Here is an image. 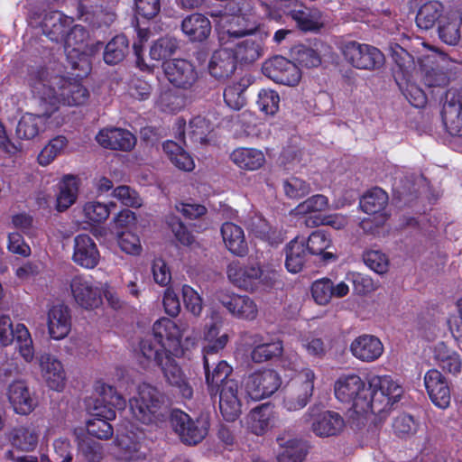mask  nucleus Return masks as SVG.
Wrapping results in <instances>:
<instances>
[{
    "instance_id": "1",
    "label": "nucleus",
    "mask_w": 462,
    "mask_h": 462,
    "mask_svg": "<svg viewBox=\"0 0 462 462\" xmlns=\"http://www.w3.org/2000/svg\"><path fill=\"white\" fill-rule=\"evenodd\" d=\"M336 398L351 404L357 414L373 413L383 418L399 402L402 388L389 375L373 376L368 385L356 374L340 376L335 383Z\"/></svg>"
},
{
    "instance_id": "2",
    "label": "nucleus",
    "mask_w": 462,
    "mask_h": 462,
    "mask_svg": "<svg viewBox=\"0 0 462 462\" xmlns=\"http://www.w3.org/2000/svg\"><path fill=\"white\" fill-rule=\"evenodd\" d=\"M29 85L33 96L42 102L46 116L56 112L60 104L79 106L88 97V89L79 80L67 79L62 66L57 63L32 70Z\"/></svg>"
},
{
    "instance_id": "3",
    "label": "nucleus",
    "mask_w": 462,
    "mask_h": 462,
    "mask_svg": "<svg viewBox=\"0 0 462 462\" xmlns=\"http://www.w3.org/2000/svg\"><path fill=\"white\" fill-rule=\"evenodd\" d=\"M129 406L133 417L146 425H158L169 416L164 394L148 383L138 386L137 394L129 400Z\"/></svg>"
},
{
    "instance_id": "4",
    "label": "nucleus",
    "mask_w": 462,
    "mask_h": 462,
    "mask_svg": "<svg viewBox=\"0 0 462 462\" xmlns=\"http://www.w3.org/2000/svg\"><path fill=\"white\" fill-rule=\"evenodd\" d=\"M271 18L278 19L280 14L273 13V8L282 10L294 20L298 27L305 32L318 31L324 24L322 13L317 8L304 5L298 0H273L263 4Z\"/></svg>"
},
{
    "instance_id": "5",
    "label": "nucleus",
    "mask_w": 462,
    "mask_h": 462,
    "mask_svg": "<svg viewBox=\"0 0 462 462\" xmlns=\"http://www.w3.org/2000/svg\"><path fill=\"white\" fill-rule=\"evenodd\" d=\"M89 34L82 25H71L65 34L64 50L67 60L73 69H78L77 78H83L90 70L87 47Z\"/></svg>"
},
{
    "instance_id": "6",
    "label": "nucleus",
    "mask_w": 462,
    "mask_h": 462,
    "mask_svg": "<svg viewBox=\"0 0 462 462\" xmlns=\"http://www.w3.org/2000/svg\"><path fill=\"white\" fill-rule=\"evenodd\" d=\"M258 27V22L245 14H224L217 28L218 42L221 46L228 45L241 37L254 33Z\"/></svg>"
},
{
    "instance_id": "7",
    "label": "nucleus",
    "mask_w": 462,
    "mask_h": 462,
    "mask_svg": "<svg viewBox=\"0 0 462 462\" xmlns=\"http://www.w3.org/2000/svg\"><path fill=\"white\" fill-rule=\"evenodd\" d=\"M315 373L310 368L299 372L284 398L282 406L288 411H297L303 409L310 402L313 391Z\"/></svg>"
},
{
    "instance_id": "8",
    "label": "nucleus",
    "mask_w": 462,
    "mask_h": 462,
    "mask_svg": "<svg viewBox=\"0 0 462 462\" xmlns=\"http://www.w3.org/2000/svg\"><path fill=\"white\" fill-rule=\"evenodd\" d=\"M345 60L358 69L374 70L384 64V55L377 48L357 42H348L342 47Z\"/></svg>"
},
{
    "instance_id": "9",
    "label": "nucleus",
    "mask_w": 462,
    "mask_h": 462,
    "mask_svg": "<svg viewBox=\"0 0 462 462\" xmlns=\"http://www.w3.org/2000/svg\"><path fill=\"white\" fill-rule=\"evenodd\" d=\"M14 345L26 363L34 358V346L28 328L22 323H13L9 317L2 315V346Z\"/></svg>"
},
{
    "instance_id": "10",
    "label": "nucleus",
    "mask_w": 462,
    "mask_h": 462,
    "mask_svg": "<svg viewBox=\"0 0 462 462\" xmlns=\"http://www.w3.org/2000/svg\"><path fill=\"white\" fill-rule=\"evenodd\" d=\"M208 393L211 398L218 397L219 411L226 420L235 421L242 413L243 392L238 381H226L217 391H209Z\"/></svg>"
},
{
    "instance_id": "11",
    "label": "nucleus",
    "mask_w": 462,
    "mask_h": 462,
    "mask_svg": "<svg viewBox=\"0 0 462 462\" xmlns=\"http://www.w3.org/2000/svg\"><path fill=\"white\" fill-rule=\"evenodd\" d=\"M171 423L180 440L188 445L199 443L208 434V422L206 419L192 420L189 414L175 411L171 415Z\"/></svg>"
},
{
    "instance_id": "12",
    "label": "nucleus",
    "mask_w": 462,
    "mask_h": 462,
    "mask_svg": "<svg viewBox=\"0 0 462 462\" xmlns=\"http://www.w3.org/2000/svg\"><path fill=\"white\" fill-rule=\"evenodd\" d=\"M162 69L167 80L177 88L192 89L199 79V72L196 66L185 59L165 61Z\"/></svg>"
},
{
    "instance_id": "13",
    "label": "nucleus",
    "mask_w": 462,
    "mask_h": 462,
    "mask_svg": "<svg viewBox=\"0 0 462 462\" xmlns=\"http://www.w3.org/2000/svg\"><path fill=\"white\" fill-rule=\"evenodd\" d=\"M279 374L272 369L257 371L245 379V388L248 396L255 401L273 394L281 385Z\"/></svg>"
},
{
    "instance_id": "14",
    "label": "nucleus",
    "mask_w": 462,
    "mask_h": 462,
    "mask_svg": "<svg viewBox=\"0 0 462 462\" xmlns=\"http://www.w3.org/2000/svg\"><path fill=\"white\" fill-rule=\"evenodd\" d=\"M6 397L13 411L19 415H29L39 404L38 397L23 380L13 381L6 389Z\"/></svg>"
},
{
    "instance_id": "15",
    "label": "nucleus",
    "mask_w": 462,
    "mask_h": 462,
    "mask_svg": "<svg viewBox=\"0 0 462 462\" xmlns=\"http://www.w3.org/2000/svg\"><path fill=\"white\" fill-rule=\"evenodd\" d=\"M263 74L276 83L294 86L299 83L301 73L297 65L282 56H275L263 65Z\"/></svg>"
},
{
    "instance_id": "16",
    "label": "nucleus",
    "mask_w": 462,
    "mask_h": 462,
    "mask_svg": "<svg viewBox=\"0 0 462 462\" xmlns=\"http://www.w3.org/2000/svg\"><path fill=\"white\" fill-rule=\"evenodd\" d=\"M44 423L43 418H35L26 425L14 428L7 434V439L14 448L26 452L32 451L38 445Z\"/></svg>"
},
{
    "instance_id": "17",
    "label": "nucleus",
    "mask_w": 462,
    "mask_h": 462,
    "mask_svg": "<svg viewBox=\"0 0 462 462\" xmlns=\"http://www.w3.org/2000/svg\"><path fill=\"white\" fill-rule=\"evenodd\" d=\"M308 417H312L311 430L320 438H328L338 435L345 427L343 417L333 411H323L317 414L314 409H310L304 418L308 420Z\"/></svg>"
},
{
    "instance_id": "18",
    "label": "nucleus",
    "mask_w": 462,
    "mask_h": 462,
    "mask_svg": "<svg viewBox=\"0 0 462 462\" xmlns=\"http://www.w3.org/2000/svg\"><path fill=\"white\" fill-rule=\"evenodd\" d=\"M423 62L425 85L433 88L446 87L448 84V59L445 54L433 51L425 58Z\"/></svg>"
},
{
    "instance_id": "19",
    "label": "nucleus",
    "mask_w": 462,
    "mask_h": 462,
    "mask_svg": "<svg viewBox=\"0 0 462 462\" xmlns=\"http://www.w3.org/2000/svg\"><path fill=\"white\" fill-rule=\"evenodd\" d=\"M38 363L41 375L46 385L53 391H63L67 374L62 363L51 354L41 355Z\"/></svg>"
},
{
    "instance_id": "20",
    "label": "nucleus",
    "mask_w": 462,
    "mask_h": 462,
    "mask_svg": "<svg viewBox=\"0 0 462 462\" xmlns=\"http://www.w3.org/2000/svg\"><path fill=\"white\" fill-rule=\"evenodd\" d=\"M46 325L51 339L61 340L65 338L71 328V316L68 306L63 303H55L47 310Z\"/></svg>"
},
{
    "instance_id": "21",
    "label": "nucleus",
    "mask_w": 462,
    "mask_h": 462,
    "mask_svg": "<svg viewBox=\"0 0 462 462\" xmlns=\"http://www.w3.org/2000/svg\"><path fill=\"white\" fill-rule=\"evenodd\" d=\"M217 299L235 318L254 320L258 315L256 303L247 295L220 292Z\"/></svg>"
},
{
    "instance_id": "22",
    "label": "nucleus",
    "mask_w": 462,
    "mask_h": 462,
    "mask_svg": "<svg viewBox=\"0 0 462 462\" xmlns=\"http://www.w3.org/2000/svg\"><path fill=\"white\" fill-rule=\"evenodd\" d=\"M70 291L75 301L84 309L96 308L101 301L100 291L88 276H74L70 281Z\"/></svg>"
},
{
    "instance_id": "23",
    "label": "nucleus",
    "mask_w": 462,
    "mask_h": 462,
    "mask_svg": "<svg viewBox=\"0 0 462 462\" xmlns=\"http://www.w3.org/2000/svg\"><path fill=\"white\" fill-rule=\"evenodd\" d=\"M73 262L86 269H93L100 260L97 246L91 236L87 234H79L74 238Z\"/></svg>"
},
{
    "instance_id": "24",
    "label": "nucleus",
    "mask_w": 462,
    "mask_h": 462,
    "mask_svg": "<svg viewBox=\"0 0 462 462\" xmlns=\"http://www.w3.org/2000/svg\"><path fill=\"white\" fill-rule=\"evenodd\" d=\"M424 384L431 402L440 409L450 404V389L444 375L437 369L429 370L424 375Z\"/></svg>"
},
{
    "instance_id": "25",
    "label": "nucleus",
    "mask_w": 462,
    "mask_h": 462,
    "mask_svg": "<svg viewBox=\"0 0 462 462\" xmlns=\"http://www.w3.org/2000/svg\"><path fill=\"white\" fill-rule=\"evenodd\" d=\"M188 328L186 321L175 322L168 318H162L153 324L152 337L160 342H165L170 349L175 348L179 346L180 338Z\"/></svg>"
},
{
    "instance_id": "26",
    "label": "nucleus",
    "mask_w": 462,
    "mask_h": 462,
    "mask_svg": "<svg viewBox=\"0 0 462 462\" xmlns=\"http://www.w3.org/2000/svg\"><path fill=\"white\" fill-rule=\"evenodd\" d=\"M236 69V60L233 49L222 46L216 50L208 61V70L211 77L217 80L229 79Z\"/></svg>"
},
{
    "instance_id": "27",
    "label": "nucleus",
    "mask_w": 462,
    "mask_h": 462,
    "mask_svg": "<svg viewBox=\"0 0 462 462\" xmlns=\"http://www.w3.org/2000/svg\"><path fill=\"white\" fill-rule=\"evenodd\" d=\"M97 142L104 148L129 152L136 144L135 136L122 128H105L96 136Z\"/></svg>"
},
{
    "instance_id": "28",
    "label": "nucleus",
    "mask_w": 462,
    "mask_h": 462,
    "mask_svg": "<svg viewBox=\"0 0 462 462\" xmlns=\"http://www.w3.org/2000/svg\"><path fill=\"white\" fill-rule=\"evenodd\" d=\"M157 365L161 367L166 382L170 385L177 388L183 398L190 399L192 397L193 390L180 367L171 356V354H168V356L163 358L162 364Z\"/></svg>"
},
{
    "instance_id": "29",
    "label": "nucleus",
    "mask_w": 462,
    "mask_h": 462,
    "mask_svg": "<svg viewBox=\"0 0 462 462\" xmlns=\"http://www.w3.org/2000/svg\"><path fill=\"white\" fill-rule=\"evenodd\" d=\"M72 17L60 11H51L44 14L41 26L43 33L52 42H61L69 28L73 24Z\"/></svg>"
},
{
    "instance_id": "30",
    "label": "nucleus",
    "mask_w": 462,
    "mask_h": 462,
    "mask_svg": "<svg viewBox=\"0 0 462 462\" xmlns=\"http://www.w3.org/2000/svg\"><path fill=\"white\" fill-rule=\"evenodd\" d=\"M277 443L281 448L278 455L279 462H302L308 453L305 442L292 437L288 432L278 435Z\"/></svg>"
},
{
    "instance_id": "31",
    "label": "nucleus",
    "mask_w": 462,
    "mask_h": 462,
    "mask_svg": "<svg viewBox=\"0 0 462 462\" xmlns=\"http://www.w3.org/2000/svg\"><path fill=\"white\" fill-rule=\"evenodd\" d=\"M350 350L357 359L364 362H373L382 356L383 345L374 336L362 335L353 340Z\"/></svg>"
},
{
    "instance_id": "32",
    "label": "nucleus",
    "mask_w": 462,
    "mask_h": 462,
    "mask_svg": "<svg viewBox=\"0 0 462 462\" xmlns=\"http://www.w3.org/2000/svg\"><path fill=\"white\" fill-rule=\"evenodd\" d=\"M142 432H126L117 436L116 444L117 447L116 457L123 461L138 460L144 457L141 451Z\"/></svg>"
},
{
    "instance_id": "33",
    "label": "nucleus",
    "mask_w": 462,
    "mask_h": 462,
    "mask_svg": "<svg viewBox=\"0 0 462 462\" xmlns=\"http://www.w3.org/2000/svg\"><path fill=\"white\" fill-rule=\"evenodd\" d=\"M80 181L77 176L65 175L58 184L56 209L60 212L69 208L78 199Z\"/></svg>"
},
{
    "instance_id": "34",
    "label": "nucleus",
    "mask_w": 462,
    "mask_h": 462,
    "mask_svg": "<svg viewBox=\"0 0 462 462\" xmlns=\"http://www.w3.org/2000/svg\"><path fill=\"white\" fill-rule=\"evenodd\" d=\"M221 235L226 247L235 255L243 257L248 253L244 230L232 222L222 225Z\"/></svg>"
},
{
    "instance_id": "35",
    "label": "nucleus",
    "mask_w": 462,
    "mask_h": 462,
    "mask_svg": "<svg viewBox=\"0 0 462 462\" xmlns=\"http://www.w3.org/2000/svg\"><path fill=\"white\" fill-rule=\"evenodd\" d=\"M181 29L190 41L203 42L211 33V23L205 15L195 13L183 19Z\"/></svg>"
},
{
    "instance_id": "36",
    "label": "nucleus",
    "mask_w": 462,
    "mask_h": 462,
    "mask_svg": "<svg viewBox=\"0 0 462 462\" xmlns=\"http://www.w3.org/2000/svg\"><path fill=\"white\" fill-rule=\"evenodd\" d=\"M309 254L304 238L297 236L292 239L285 247V266L287 270L292 273L300 272Z\"/></svg>"
},
{
    "instance_id": "37",
    "label": "nucleus",
    "mask_w": 462,
    "mask_h": 462,
    "mask_svg": "<svg viewBox=\"0 0 462 462\" xmlns=\"http://www.w3.org/2000/svg\"><path fill=\"white\" fill-rule=\"evenodd\" d=\"M261 273L258 266H243L233 262L227 266V277L236 286L243 289L252 288L257 282V275Z\"/></svg>"
},
{
    "instance_id": "38",
    "label": "nucleus",
    "mask_w": 462,
    "mask_h": 462,
    "mask_svg": "<svg viewBox=\"0 0 462 462\" xmlns=\"http://www.w3.org/2000/svg\"><path fill=\"white\" fill-rule=\"evenodd\" d=\"M205 379L208 385V391H217L226 381L235 380L230 375L233 373V367L225 360L217 359L214 365H208L204 367Z\"/></svg>"
},
{
    "instance_id": "39",
    "label": "nucleus",
    "mask_w": 462,
    "mask_h": 462,
    "mask_svg": "<svg viewBox=\"0 0 462 462\" xmlns=\"http://www.w3.org/2000/svg\"><path fill=\"white\" fill-rule=\"evenodd\" d=\"M251 430L256 435H263L274 425V413L268 404H262L253 409L247 417Z\"/></svg>"
},
{
    "instance_id": "40",
    "label": "nucleus",
    "mask_w": 462,
    "mask_h": 462,
    "mask_svg": "<svg viewBox=\"0 0 462 462\" xmlns=\"http://www.w3.org/2000/svg\"><path fill=\"white\" fill-rule=\"evenodd\" d=\"M230 159L239 168L247 171H256L265 162L263 153L254 148H237L230 154Z\"/></svg>"
},
{
    "instance_id": "41",
    "label": "nucleus",
    "mask_w": 462,
    "mask_h": 462,
    "mask_svg": "<svg viewBox=\"0 0 462 462\" xmlns=\"http://www.w3.org/2000/svg\"><path fill=\"white\" fill-rule=\"evenodd\" d=\"M439 36L442 42L448 45H457L462 36L461 21L455 13H448L442 16L439 24Z\"/></svg>"
},
{
    "instance_id": "42",
    "label": "nucleus",
    "mask_w": 462,
    "mask_h": 462,
    "mask_svg": "<svg viewBox=\"0 0 462 462\" xmlns=\"http://www.w3.org/2000/svg\"><path fill=\"white\" fill-rule=\"evenodd\" d=\"M52 117H21L17 124L16 134L20 138L33 139L40 134L52 128L50 121Z\"/></svg>"
},
{
    "instance_id": "43",
    "label": "nucleus",
    "mask_w": 462,
    "mask_h": 462,
    "mask_svg": "<svg viewBox=\"0 0 462 462\" xmlns=\"http://www.w3.org/2000/svg\"><path fill=\"white\" fill-rule=\"evenodd\" d=\"M434 358L444 371L453 374H457L461 372V357L457 353L448 348L444 343H439L435 346Z\"/></svg>"
},
{
    "instance_id": "44",
    "label": "nucleus",
    "mask_w": 462,
    "mask_h": 462,
    "mask_svg": "<svg viewBox=\"0 0 462 462\" xmlns=\"http://www.w3.org/2000/svg\"><path fill=\"white\" fill-rule=\"evenodd\" d=\"M162 147L169 160L178 169L191 171L195 168L192 157L177 143L168 140Z\"/></svg>"
},
{
    "instance_id": "45",
    "label": "nucleus",
    "mask_w": 462,
    "mask_h": 462,
    "mask_svg": "<svg viewBox=\"0 0 462 462\" xmlns=\"http://www.w3.org/2000/svg\"><path fill=\"white\" fill-rule=\"evenodd\" d=\"M331 245V239L322 230H317L312 232L307 242L305 241V246L310 254L320 255L324 261H329L335 259V255L327 252Z\"/></svg>"
},
{
    "instance_id": "46",
    "label": "nucleus",
    "mask_w": 462,
    "mask_h": 462,
    "mask_svg": "<svg viewBox=\"0 0 462 462\" xmlns=\"http://www.w3.org/2000/svg\"><path fill=\"white\" fill-rule=\"evenodd\" d=\"M387 203V193L381 188H374L362 196L359 206L366 214H376L383 210Z\"/></svg>"
},
{
    "instance_id": "47",
    "label": "nucleus",
    "mask_w": 462,
    "mask_h": 462,
    "mask_svg": "<svg viewBox=\"0 0 462 462\" xmlns=\"http://www.w3.org/2000/svg\"><path fill=\"white\" fill-rule=\"evenodd\" d=\"M443 13V5L439 1H430L424 4L416 16L417 25L423 29L432 28L438 20H440Z\"/></svg>"
},
{
    "instance_id": "48",
    "label": "nucleus",
    "mask_w": 462,
    "mask_h": 462,
    "mask_svg": "<svg viewBox=\"0 0 462 462\" xmlns=\"http://www.w3.org/2000/svg\"><path fill=\"white\" fill-rule=\"evenodd\" d=\"M140 349L144 358L153 360L156 365L162 364L163 358L171 352L165 342H160L151 337H147L141 341Z\"/></svg>"
},
{
    "instance_id": "49",
    "label": "nucleus",
    "mask_w": 462,
    "mask_h": 462,
    "mask_svg": "<svg viewBox=\"0 0 462 462\" xmlns=\"http://www.w3.org/2000/svg\"><path fill=\"white\" fill-rule=\"evenodd\" d=\"M129 42L125 35L114 37L106 46L104 60L107 64H116L124 60L128 52Z\"/></svg>"
},
{
    "instance_id": "50",
    "label": "nucleus",
    "mask_w": 462,
    "mask_h": 462,
    "mask_svg": "<svg viewBox=\"0 0 462 462\" xmlns=\"http://www.w3.org/2000/svg\"><path fill=\"white\" fill-rule=\"evenodd\" d=\"M114 207H116L114 202L106 204L97 200H91L83 205V214L88 221L101 223L108 218L111 208Z\"/></svg>"
},
{
    "instance_id": "51",
    "label": "nucleus",
    "mask_w": 462,
    "mask_h": 462,
    "mask_svg": "<svg viewBox=\"0 0 462 462\" xmlns=\"http://www.w3.org/2000/svg\"><path fill=\"white\" fill-rule=\"evenodd\" d=\"M261 51V46L258 42L253 40H245L236 44L233 52L236 61L251 63L260 58Z\"/></svg>"
},
{
    "instance_id": "52",
    "label": "nucleus",
    "mask_w": 462,
    "mask_h": 462,
    "mask_svg": "<svg viewBox=\"0 0 462 462\" xmlns=\"http://www.w3.org/2000/svg\"><path fill=\"white\" fill-rule=\"evenodd\" d=\"M68 145V140L62 135H59L51 139L46 144L38 155V162L42 166L49 165L53 160L60 155Z\"/></svg>"
},
{
    "instance_id": "53",
    "label": "nucleus",
    "mask_w": 462,
    "mask_h": 462,
    "mask_svg": "<svg viewBox=\"0 0 462 462\" xmlns=\"http://www.w3.org/2000/svg\"><path fill=\"white\" fill-rule=\"evenodd\" d=\"M282 350V343L280 340L261 344L253 349L251 353V359L254 363H263L273 357L280 356Z\"/></svg>"
},
{
    "instance_id": "54",
    "label": "nucleus",
    "mask_w": 462,
    "mask_h": 462,
    "mask_svg": "<svg viewBox=\"0 0 462 462\" xmlns=\"http://www.w3.org/2000/svg\"><path fill=\"white\" fill-rule=\"evenodd\" d=\"M178 48L174 38L163 37L156 41L150 49V57L153 60H162L171 56Z\"/></svg>"
},
{
    "instance_id": "55",
    "label": "nucleus",
    "mask_w": 462,
    "mask_h": 462,
    "mask_svg": "<svg viewBox=\"0 0 462 462\" xmlns=\"http://www.w3.org/2000/svg\"><path fill=\"white\" fill-rule=\"evenodd\" d=\"M293 57L301 66L307 68L318 67L321 63V56L318 49H313L306 45H300L294 48Z\"/></svg>"
},
{
    "instance_id": "56",
    "label": "nucleus",
    "mask_w": 462,
    "mask_h": 462,
    "mask_svg": "<svg viewBox=\"0 0 462 462\" xmlns=\"http://www.w3.org/2000/svg\"><path fill=\"white\" fill-rule=\"evenodd\" d=\"M79 453L87 462H101L104 456L102 445L88 438L79 442Z\"/></svg>"
},
{
    "instance_id": "57",
    "label": "nucleus",
    "mask_w": 462,
    "mask_h": 462,
    "mask_svg": "<svg viewBox=\"0 0 462 462\" xmlns=\"http://www.w3.org/2000/svg\"><path fill=\"white\" fill-rule=\"evenodd\" d=\"M95 389L98 395L102 397V402L116 409H124L125 407V400L112 385L97 382Z\"/></svg>"
},
{
    "instance_id": "58",
    "label": "nucleus",
    "mask_w": 462,
    "mask_h": 462,
    "mask_svg": "<svg viewBox=\"0 0 462 462\" xmlns=\"http://www.w3.org/2000/svg\"><path fill=\"white\" fill-rule=\"evenodd\" d=\"M248 80L245 83L228 86L224 91V99L227 106L234 111L240 110L245 106L243 91L247 88Z\"/></svg>"
},
{
    "instance_id": "59",
    "label": "nucleus",
    "mask_w": 462,
    "mask_h": 462,
    "mask_svg": "<svg viewBox=\"0 0 462 462\" xmlns=\"http://www.w3.org/2000/svg\"><path fill=\"white\" fill-rule=\"evenodd\" d=\"M279 95L273 90L263 89L258 94L257 106L266 116H273L278 112Z\"/></svg>"
},
{
    "instance_id": "60",
    "label": "nucleus",
    "mask_w": 462,
    "mask_h": 462,
    "mask_svg": "<svg viewBox=\"0 0 462 462\" xmlns=\"http://www.w3.org/2000/svg\"><path fill=\"white\" fill-rule=\"evenodd\" d=\"M228 341L226 334L219 336L214 342H208L203 346V367L214 365L218 359V353L224 349Z\"/></svg>"
},
{
    "instance_id": "61",
    "label": "nucleus",
    "mask_w": 462,
    "mask_h": 462,
    "mask_svg": "<svg viewBox=\"0 0 462 462\" xmlns=\"http://www.w3.org/2000/svg\"><path fill=\"white\" fill-rule=\"evenodd\" d=\"M418 423L412 416L402 414L397 416L393 422V430L399 438H408L415 434Z\"/></svg>"
},
{
    "instance_id": "62",
    "label": "nucleus",
    "mask_w": 462,
    "mask_h": 462,
    "mask_svg": "<svg viewBox=\"0 0 462 462\" xmlns=\"http://www.w3.org/2000/svg\"><path fill=\"white\" fill-rule=\"evenodd\" d=\"M167 223L176 239L185 246H190L195 243L194 236L188 230L182 221L175 217L170 216L167 218Z\"/></svg>"
},
{
    "instance_id": "63",
    "label": "nucleus",
    "mask_w": 462,
    "mask_h": 462,
    "mask_svg": "<svg viewBox=\"0 0 462 462\" xmlns=\"http://www.w3.org/2000/svg\"><path fill=\"white\" fill-rule=\"evenodd\" d=\"M283 190L288 198L298 199L310 192V186L300 178L291 177L283 181Z\"/></svg>"
},
{
    "instance_id": "64",
    "label": "nucleus",
    "mask_w": 462,
    "mask_h": 462,
    "mask_svg": "<svg viewBox=\"0 0 462 462\" xmlns=\"http://www.w3.org/2000/svg\"><path fill=\"white\" fill-rule=\"evenodd\" d=\"M210 131L211 125L207 117H191L189 122L187 134L196 141L204 143L207 140V134Z\"/></svg>"
}]
</instances>
